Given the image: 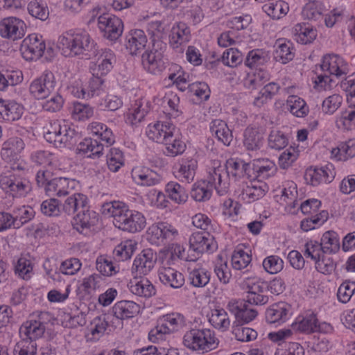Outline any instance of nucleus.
I'll return each instance as SVG.
<instances>
[{"instance_id":"1","label":"nucleus","mask_w":355,"mask_h":355,"mask_svg":"<svg viewBox=\"0 0 355 355\" xmlns=\"http://www.w3.org/2000/svg\"><path fill=\"white\" fill-rule=\"evenodd\" d=\"M102 213L113 217L116 227L131 233L141 231L146 226L144 215L135 210H131L123 202L112 201L105 202L102 206Z\"/></svg>"},{"instance_id":"2","label":"nucleus","mask_w":355,"mask_h":355,"mask_svg":"<svg viewBox=\"0 0 355 355\" xmlns=\"http://www.w3.org/2000/svg\"><path fill=\"white\" fill-rule=\"evenodd\" d=\"M58 46L66 57L83 55L90 58L97 55L96 44L86 31L66 33L60 36Z\"/></svg>"},{"instance_id":"3","label":"nucleus","mask_w":355,"mask_h":355,"mask_svg":"<svg viewBox=\"0 0 355 355\" xmlns=\"http://www.w3.org/2000/svg\"><path fill=\"white\" fill-rule=\"evenodd\" d=\"M11 168V171L0 176V187L13 197L25 196L32 189L28 172L20 164Z\"/></svg>"},{"instance_id":"4","label":"nucleus","mask_w":355,"mask_h":355,"mask_svg":"<svg viewBox=\"0 0 355 355\" xmlns=\"http://www.w3.org/2000/svg\"><path fill=\"white\" fill-rule=\"evenodd\" d=\"M44 137L55 147L62 148L75 144L80 138V134L65 121L56 120L51 123L50 127Z\"/></svg>"},{"instance_id":"5","label":"nucleus","mask_w":355,"mask_h":355,"mask_svg":"<svg viewBox=\"0 0 355 355\" xmlns=\"http://www.w3.org/2000/svg\"><path fill=\"white\" fill-rule=\"evenodd\" d=\"M183 344L189 349L202 353L215 349L217 345L214 332L208 329H192L187 331L183 337Z\"/></svg>"},{"instance_id":"6","label":"nucleus","mask_w":355,"mask_h":355,"mask_svg":"<svg viewBox=\"0 0 355 355\" xmlns=\"http://www.w3.org/2000/svg\"><path fill=\"white\" fill-rule=\"evenodd\" d=\"M57 90V82L51 71H45L29 85V92L36 99H46Z\"/></svg>"},{"instance_id":"7","label":"nucleus","mask_w":355,"mask_h":355,"mask_svg":"<svg viewBox=\"0 0 355 355\" xmlns=\"http://www.w3.org/2000/svg\"><path fill=\"white\" fill-rule=\"evenodd\" d=\"M189 253H192L196 261L205 252H214L217 249V243L207 232H193L189 238Z\"/></svg>"},{"instance_id":"8","label":"nucleus","mask_w":355,"mask_h":355,"mask_svg":"<svg viewBox=\"0 0 355 355\" xmlns=\"http://www.w3.org/2000/svg\"><path fill=\"white\" fill-rule=\"evenodd\" d=\"M207 183L211 188H214L219 196H223L227 192L230 185L225 167L220 161L214 160L212 166L209 168Z\"/></svg>"},{"instance_id":"9","label":"nucleus","mask_w":355,"mask_h":355,"mask_svg":"<svg viewBox=\"0 0 355 355\" xmlns=\"http://www.w3.org/2000/svg\"><path fill=\"white\" fill-rule=\"evenodd\" d=\"M157 256L150 249H144L135 259L131 272L134 279L141 278L148 275L154 268Z\"/></svg>"},{"instance_id":"10","label":"nucleus","mask_w":355,"mask_h":355,"mask_svg":"<svg viewBox=\"0 0 355 355\" xmlns=\"http://www.w3.org/2000/svg\"><path fill=\"white\" fill-rule=\"evenodd\" d=\"M98 28L107 39L115 41L121 35L123 24L121 19L110 14H103L98 18Z\"/></svg>"},{"instance_id":"11","label":"nucleus","mask_w":355,"mask_h":355,"mask_svg":"<svg viewBox=\"0 0 355 355\" xmlns=\"http://www.w3.org/2000/svg\"><path fill=\"white\" fill-rule=\"evenodd\" d=\"M26 25L19 18L10 17L0 21V35L2 37L16 40L24 37Z\"/></svg>"},{"instance_id":"12","label":"nucleus","mask_w":355,"mask_h":355,"mask_svg":"<svg viewBox=\"0 0 355 355\" xmlns=\"http://www.w3.org/2000/svg\"><path fill=\"white\" fill-rule=\"evenodd\" d=\"M227 309L234 315L236 322L239 324L251 322L258 313L256 309L249 308L245 302L236 300H230L227 305Z\"/></svg>"},{"instance_id":"13","label":"nucleus","mask_w":355,"mask_h":355,"mask_svg":"<svg viewBox=\"0 0 355 355\" xmlns=\"http://www.w3.org/2000/svg\"><path fill=\"white\" fill-rule=\"evenodd\" d=\"M45 50V44L38 39L36 35H30L26 37L21 44V51L26 60H34L41 58Z\"/></svg>"},{"instance_id":"14","label":"nucleus","mask_w":355,"mask_h":355,"mask_svg":"<svg viewBox=\"0 0 355 355\" xmlns=\"http://www.w3.org/2000/svg\"><path fill=\"white\" fill-rule=\"evenodd\" d=\"M25 144L19 137H12L5 141L1 150V158L7 163L13 162L17 166L20 153L24 149Z\"/></svg>"},{"instance_id":"15","label":"nucleus","mask_w":355,"mask_h":355,"mask_svg":"<svg viewBox=\"0 0 355 355\" xmlns=\"http://www.w3.org/2000/svg\"><path fill=\"white\" fill-rule=\"evenodd\" d=\"M49 314L47 312L42 313L39 316V320H29L24 322L20 327L21 339L34 340L40 338L44 334L46 327L42 319Z\"/></svg>"},{"instance_id":"16","label":"nucleus","mask_w":355,"mask_h":355,"mask_svg":"<svg viewBox=\"0 0 355 355\" xmlns=\"http://www.w3.org/2000/svg\"><path fill=\"white\" fill-rule=\"evenodd\" d=\"M98 220V214L94 211L90 210L87 203L73 217L72 225L77 231L83 232L85 230L94 226Z\"/></svg>"},{"instance_id":"17","label":"nucleus","mask_w":355,"mask_h":355,"mask_svg":"<svg viewBox=\"0 0 355 355\" xmlns=\"http://www.w3.org/2000/svg\"><path fill=\"white\" fill-rule=\"evenodd\" d=\"M147 37L141 29L131 30L125 36V46L131 55H137L144 49Z\"/></svg>"},{"instance_id":"18","label":"nucleus","mask_w":355,"mask_h":355,"mask_svg":"<svg viewBox=\"0 0 355 355\" xmlns=\"http://www.w3.org/2000/svg\"><path fill=\"white\" fill-rule=\"evenodd\" d=\"M175 131V126L168 122L160 123L157 122L152 126H149L147 131V136L157 143L163 144L166 139H168Z\"/></svg>"},{"instance_id":"19","label":"nucleus","mask_w":355,"mask_h":355,"mask_svg":"<svg viewBox=\"0 0 355 355\" xmlns=\"http://www.w3.org/2000/svg\"><path fill=\"white\" fill-rule=\"evenodd\" d=\"M141 59L144 67L150 73L157 74L165 69V62L161 52L145 51Z\"/></svg>"},{"instance_id":"20","label":"nucleus","mask_w":355,"mask_h":355,"mask_svg":"<svg viewBox=\"0 0 355 355\" xmlns=\"http://www.w3.org/2000/svg\"><path fill=\"white\" fill-rule=\"evenodd\" d=\"M190 39V28L185 23L178 22L173 26L169 35V44L173 49H178Z\"/></svg>"},{"instance_id":"21","label":"nucleus","mask_w":355,"mask_h":355,"mask_svg":"<svg viewBox=\"0 0 355 355\" xmlns=\"http://www.w3.org/2000/svg\"><path fill=\"white\" fill-rule=\"evenodd\" d=\"M75 186V181L67 178H52L48 183L46 193L49 196H64L69 193Z\"/></svg>"},{"instance_id":"22","label":"nucleus","mask_w":355,"mask_h":355,"mask_svg":"<svg viewBox=\"0 0 355 355\" xmlns=\"http://www.w3.org/2000/svg\"><path fill=\"white\" fill-rule=\"evenodd\" d=\"M290 309V306L285 302L274 304L266 309V320L270 324L284 323L288 319Z\"/></svg>"},{"instance_id":"23","label":"nucleus","mask_w":355,"mask_h":355,"mask_svg":"<svg viewBox=\"0 0 355 355\" xmlns=\"http://www.w3.org/2000/svg\"><path fill=\"white\" fill-rule=\"evenodd\" d=\"M114 316L120 320L133 318L139 313L140 306L133 301L122 300L116 302L112 307Z\"/></svg>"},{"instance_id":"24","label":"nucleus","mask_w":355,"mask_h":355,"mask_svg":"<svg viewBox=\"0 0 355 355\" xmlns=\"http://www.w3.org/2000/svg\"><path fill=\"white\" fill-rule=\"evenodd\" d=\"M306 180L309 181L311 184L316 187L322 183H329L334 179L331 169L328 166L321 168L310 167L306 170L305 174Z\"/></svg>"},{"instance_id":"25","label":"nucleus","mask_w":355,"mask_h":355,"mask_svg":"<svg viewBox=\"0 0 355 355\" xmlns=\"http://www.w3.org/2000/svg\"><path fill=\"white\" fill-rule=\"evenodd\" d=\"M160 281L173 288H181L184 284L183 275L171 267H162L159 270Z\"/></svg>"},{"instance_id":"26","label":"nucleus","mask_w":355,"mask_h":355,"mask_svg":"<svg viewBox=\"0 0 355 355\" xmlns=\"http://www.w3.org/2000/svg\"><path fill=\"white\" fill-rule=\"evenodd\" d=\"M23 107L14 101L0 100V114L4 120L13 121L21 118Z\"/></svg>"},{"instance_id":"27","label":"nucleus","mask_w":355,"mask_h":355,"mask_svg":"<svg viewBox=\"0 0 355 355\" xmlns=\"http://www.w3.org/2000/svg\"><path fill=\"white\" fill-rule=\"evenodd\" d=\"M293 33L295 40L302 44H310L317 37V31L312 26L305 23L296 24Z\"/></svg>"},{"instance_id":"28","label":"nucleus","mask_w":355,"mask_h":355,"mask_svg":"<svg viewBox=\"0 0 355 355\" xmlns=\"http://www.w3.org/2000/svg\"><path fill=\"white\" fill-rule=\"evenodd\" d=\"M263 134L261 130L248 127L243 134V145L248 150H257L263 145Z\"/></svg>"},{"instance_id":"29","label":"nucleus","mask_w":355,"mask_h":355,"mask_svg":"<svg viewBox=\"0 0 355 355\" xmlns=\"http://www.w3.org/2000/svg\"><path fill=\"white\" fill-rule=\"evenodd\" d=\"M343 60L338 55L329 54L323 57L322 62L320 64L322 71L328 72L331 75L337 77L345 73L342 69Z\"/></svg>"},{"instance_id":"30","label":"nucleus","mask_w":355,"mask_h":355,"mask_svg":"<svg viewBox=\"0 0 355 355\" xmlns=\"http://www.w3.org/2000/svg\"><path fill=\"white\" fill-rule=\"evenodd\" d=\"M134 181L141 186H153L159 182V176L148 168H135L132 171Z\"/></svg>"},{"instance_id":"31","label":"nucleus","mask_w":355,"mask_h":355,"mask_svg":"<svg viewBox=\"0 0 355 355\" xmlns=\"http://www.w3.org/2000/svg\"><path fill=\"white\" fill-rule=\"evenodd\" d=\"M210 131L218 141L223 144L229 146L232 140V134L227 123L220 120L215 119L210 123Z\"/></svg>"},{"instance_id":"32","label":"nucleus","mask_w":355,"mask_h":355,"mask_svg":"<svg viewBox=\"0 0 355 355\" xmlns=\"http://www.w3.org/2000/svg\"><path fill=\"white\" fill-rule=\"evenodd\" d=\"M114 55L110 50H105L98 58L92 70V75L103 76L107 75L112 68Z\"/></svg>"},{"instance_id":"33","label":"nucleus","mask_w":355,"mask_h":355,"mask_svg":"<svg viewBox=\"0 0 355 355\" xmlns=\"http://www.w3.org/2000/svg\"><path fill=\"white\" fill-rule=\"evenodd\" d=\"M262 9L272 19H279L288 13L289 6L282 0L270 1L263 6Z\"/></svg>"},{"instance_id":"34","label":"nucleus","mask_w":355,"mask_h":355,"mask_svg":"<svg viewBox=\"0 0 355 355\" xmlns=\"http://www.w3.org/2000/svg\"><path fill=\"white\" fill-rule=\"evenodd\" d=\"M130 291L137 295L150 297L155 294V288L148 279H134L129 284Z\"/></svg>"},{"instance_id":"35","label":"nucleus","mask_w":355,"mask_h":355,"mask_svg":"<svg viewBox=\"0 0 355 355\" xmlns=\"http://www.w3.org/2000/svg\"><path fill=\"white\" fill-rule=\"evenodd\" d=\"M80 153L87 154L88 157H99L103 153V144L99 141L92 138H85L78 144V148Z\"/></svg>"},{"instance_id":"36","label":"nucleus","mask_w":355,"mask_h":355,"mask_svg":"<svg viewBox=\"0 0 355 355\" xmlns=\"http://www.w3.org/2000/svg\"><path fill=\"white\" fill-rule=\"evenodd\" d=\"M209 322L216 329L226 331L230 326L227 313L222 308L214 309L209 315Z\"/></svg>"},{"instance_id":"37","label":"nucleus","mask_w":355,"mask_h":355,"mask_svg":"<svg viewBox=\"0 0 355 355\" xmlns=\"http://www.w3.org/2000/svg\"><path fill=\"white\" fill-rule=\"evenodd\" d=\"M223 166L225 167L227 178L229 179L232 176L236 180L246 173L250 165L249 164L244 163L243 161L230 159L226 161Z\"/></svg>"},{"instance_id":"38","label":"nucleus","mask_w":355,"mask_h":355,"mask_svg":"<svg viewBox=\"0 0 355 355\" xmlns=\"http://www.w3.org/2000/svg\"><path fill=\"white\" fill-rule=\"evenodd\" d=\"M87 199L81 193H75L67 198L62 205V211L68 215L78 212L87 204Z\"/></svg>"},{"instance_id":"39","label":"nucleus","mask_w":355,"mask_h":355,"mask_svg":"<svg viewBox=\"0 0 355 355\" xmlns=\"http://www.w3.org/2000/svg\"><path fill=\"white\" fill-rule=\"evenodd\" d=\"M212 188L206 180L196 182L191 190V197L197 202H205L210 199Z\"/></svg>"},{"instance_id":"40","label":"nucleus","mask_w":355,"mask_h":355,"mask_svg":"<svg viewBox=\"0 0 355 355\" xmlns=\"http://www.w3.org/2000/svg\"><path fill=\"white\" fill-rule=\"evenodd\" d=\"M294 55L292 44L289 42H279L273 53L274 59L282 64L288 63L293 59Z\"/></svg>"},{"instance_id":"41","label":"nucleus","mask_w":355,"mask_h":355,"mask_svg":"<svg viewBox=\"0 0 355 355\" xmlns=\"http://www.w3.org/2000/svg\"><path fill=\"white\" fill-rule=\"evenodd\" d=\"M319 244L323 249V254L336 253L340 249L339 239L337 234L334 231L324 232Z\"/></svg>"},{"instance_id":"42","label":"nucleus","mask_w":355,"mask_h":355,"mask_svg":"<svg viewBox=\"0 0 355 355\" xmlns=\"http://www.w3.org/2000/svg\"><path fill=\"white\" fill-rule=\"evenodd\" d=\"M196 168L197 162L195 159H182L178 171V177L189 183L193 180Z\"/></svg>"},{"instance_id":"43","label":"nucleus","mask_w":355,"mask_h":355,"mask_svg":"<svg viewBox=\"0 0 355 355\" xmlns=\"http://www.w3.org/2000/svg\"><path fill=\"white\" fill-rule=\"evenodd\" d=\"M165 191L168 197L178 204L184 203L188 199L186 189L178 182H168L166 185Z\"/></svg>"},{"instance_id":"44","label":"nucleus","mask_w":355,"mask_h":355,"mask_svg":"<svg viewBox=\"0 0 355 355\" xmlns=\"http://www.w3.org/2000/svg\"><path fill=\"white\" fill-rule=\"evenodd\" d=\"M270 79L269 73L263 69L256 70L252 75H248L245 80V87L249 89H256L263 85Z\"/></svg>"},{"instance_id":"45","label":"nucleus","mask_w":355,"mask_h":355,"mask_svg":"<svg viewBox=\"0 0 355 355\" xmlns=\"http://www.w3.org/2000/svg\"><path fill=\"white\" fill-rule=\"evenodd\" d=\"M269 60L270 58L266 52L261 49H254L248 53L245 64L250 68H253L263 65Z\"/></svg>"},{"instance_id":"46","label":"nucleus","mask_w":355,"mask_h":355,"mask_svg":"<svg viewBox=\"0 0 355 355\" xmlns=\"http://www.w3.org/2000/svg\"><path fill=\"white\" fill-rule=\"evenodd\" d=\"M189 280L194 287H205L209 282L210 272L202 268L193 269L189 272Z\"/></svg>"},{"instance_id":"47","label":"nucleus","mask_w":355,"mask_h":355,"mask_svg":"<svg viewBox=\"0 0 355 355\" xmlns=\"http://www.w3.org/2000/svg\"><path fill=\"white\" fill-rule=\"evenodd\" d=\"M168 139H166L165 141L163 143L166 146V151L164 152L166 155L175 157L178 155L182 154L186 149V144L184 142L179 139L175 135V133L168 137Z\"/></svg>"},{"instance_id":"48","label":"nucleus","mask_w":355,"mask_h":355,"mask_svg":"<svg viewBox=\"0 0 355 355\" xmlns=\"http://www.w3.org/2000/svg\"><path fill=\"white\" fill-rule=\"evenodd\" d=\"M290 112L297 117H303L309 112L306 102L297 96H291L287 100Z\"/></svg>"},{"instance_id":"49","label":"nucleus","mask_w":355,"mask_h":355,"mask_svg":"<svg viewBox=\"0 0 355 355\" xmlns=\"http://www.w3.org/2000/svg\"><path fill=\"white\" fill-rule=\"evenodd\" d=\"M135 250V245L128 241L118 245L114 250V258L118 261H126L132 257Z\"/></svg>"},{"instance_id":"50","label":"nucleus","mask_w":355,"mask_h":355,"mask_svg":"<svg viewBox=\"0 0 355 355\" xmlns=\"http://www.w3.org/2000/svg\"><path fill=\"white\" fill-rule=\"evenodd\" d=\"M124 158L122 151L117 148H112L107 155V164L108 168L116 172L123 165Z\"/></svg>"},{"instance_id":"51","label":"nucleus","mask_w":355,"mask_h":355,"mask_svg":"<svg viewBox=\"0 0 355 355\" xmlns=\"http://www.w3.org/2000/svg\"><path fill=\"white\" fill-rule=\"evenodd\" d=\"M322 3L319 1H315L305 5L302 10V15L308 19L317 21L322 17Z\"/></svg>"},{"instance_id":"52","label":"nucleus","mask_w":355,"mask_h":355,"mask_svg":"<svg viewBox=\"0 0 355 355\" xmlns=\"http://www.w3.org/2000/svg\"><path fill=\"white\" fill-rule=\"evenodd\" d=\"M28 13L33 17L42 21L46 20L49 17L47 6L41 2L34 0L28 4Z\"/></svg>"},{"instance_id":"53","label":"nucleus","mask_w":355,"mask_h":355,"mask_svg":"<svg viewBox=\"0 0 355 355\" xmlns=\"http://www.w3.org/2000/svg\"><path fill=\"white\" fill-rule=\"evenodd\" d=\"M288 144L286 135L279 130H272L268 136V146L275 150H282Z\"/></svg>"},{"instance_id":"54","label":"nucleus","mask_w":355,"mask_h":355,"mask_svg":"<svg viewBox=\"0 0 355 355\" xmlns=\"http://www.w3.org/2000/svg\"><path fill=\"white\" fill-rule=\"evenodd\" d=\"M71 114L76 120H85L89 119L94 114V109L88 104H84L79 102H74Z\"/></svg>"},{"instance_id":"55","label":"nucleus","mask_w":355,"mask_h":355,"mask_svg":"<svg viewBox=\"0 0 355 355\" xmlns=\"http://www.w3.org/2000/svg\"><path fill=\"white\" fill-rule=\"evenodd\" d=\"M96 267L97 270L105 276H112L119 271L112 261L105 256H99L96 259Z\"/></svg>"},{"instance_id":"56","label":"nucleus","mask_w":355,"mask_h":355,"mask_svg":"<svg viewBox=\"0 0 355 355\" xmlns=\"http://www.w3.org/2000/svg\"><path fill=\"white\" fill-rule=\"evenodd\" d=\"M330 254H322L315 262L316 270L324 275H329L334 271L336 268V263Z\"/></svg>"},{"instance_id":"57","label":"nucleus","mask_w":355,"mask_h":355,"mask_svg":"<svg viewBox=\"0 0 355 355\" xmlns=\"http://www.w3.org/2000/svg\"><path fill=\"white\" fill-rule=\"evenodd\" d=\"M295 327L299 331L308 334L319 331L318 319L313 314L302 318L298 323L295 324Z\"/></svg>"},{"instance_id":"58","label":"nucleus","mask_w":355,"mask_h":355,"mask_svg":"<svg viewBox=\"0 0 355 355\" xmlns=\"http://www.w3.org/2000/svg\"><path fill=\"white\" fill-rule=\"evenodd\" d=\"M251 261V256L242 249L234 250L232 255V265L236 270L246 268Z\"/></svg>"},{"instance_id":"59","label":"nucleus","mask_w":355,"mask_h":355,"mask_svg":"<svg viewBox=\"0 0 355 355\" xmlns=\"http://www.w3.org/2000/svg\"><path fill=\"white\" fill-rule=\"evenodd\" d=\"M221 61L227 66L236 67L243 61L242 53L236 49H229L223 52Z\"/></svg>"},{"instance_id":"60","label":"nucleus","mask_w":355,"mask_h":355,"mask_svg":"<svg viewBox=\"0 0 355 355\" xmlns=\"http://www.w3.org/2000/svg\"><path fill=\"white\" fill-rule=\"evenodd\" d=\"M36 351V342L28 339H21L17 343L14 349L15 355H35Z\"/></svg>"},{"instance_id":"61","label":"nucleus","mask_w":355,"mask_h":355,"mask_svg":"<svg viewBox=\"0 0 355 355\" xmlns=\"http://www.w3.org/2000/svg\"><path fill=\"white\" fill-rule=\"evenodd\" d=\"M14 216V228L18 229L30 221L35 216V211L31 207H23L18 209Z\"/></svg>"},{"instance_id":"62","label":"nucleus","mask_w":355,"mask_h":355,"mask_svg":"<svg viewBox=\"0 0 355 355\" xmlns=\"http://www.w3.org/2000/svg\"><path fill=\"white\" fill-rule=\"evenodd\" d=\"M63 103V98L55 91L42 103V107L47 112H55L62 107Z\"/></svg>"},{"instance_id":"63","label":"nucleus","mask_w":355,"mask_h":355,"mask_svg":"<svg viewBox=\"0 0 355 355\" xmlns=\"http://www.w3.org/2000/svg\"><path fill=\"white\" fill-rule=\"evenodd\" d=\"M338 128L345 130H352L355 128V107H349L342 113L337 121Z\"/></svg>"},{"instance_id":"64","label":"nucleus","mask_w":355,"mask_h":355,"mask_svg":"<svg viewBox=\"0 0 355 355\" xmlns=\"http://www.w3.org/2000/svg\"><path fill=\"white\" fill-rule=\"evenodd\" d=\"M355 293V282L345 281L338 289L337 297L342 303L348 302Z\"/></svg>"}]
</instances>
